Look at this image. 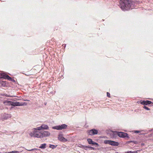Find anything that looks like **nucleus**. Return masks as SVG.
Wrapping results in <instances>:
<instances>
[{"label":"nucleus","mask_w":153,"mask_h":153,"mask_svg":"<svg viewBox=\"0 0 153 153\" xmlns=\"http://www.w3.org/2000/svg\"><path fill=\"white\" fill-rule=\"evenodd\" d=\"M57 146V145H53L50 144L49 146V147L52 149L55 148Z\"/></svg>","instance_id":"dca6fc26"},{"label":"nucleus","mask_w":153,"mask_h":153,"mask_svg":"<svg viewBox=\"0 0 153 153\" xmlns=\"http://www.w3.org/2000/svg\"><path fill=\"white\" fill-rule=\"evenodd\" d=\"M12 80H10V81H13V82H15V81L12 78Z\"/></svg>","instance_id":"cd10ccee"},{"label":"nucleus","mask_w":153,"mask_h":153,"mask_svg":"<svg viewBox=\"0 0 153 153\" xmlns=\"http://www.w3.org/2000/svg\"><path fill=\"white\" fill-rule=\"evenodd\" d=\"M5 117L4 118V119H8V118L10 117V115L9 114H5Z\"/></svg>","instance_id":"6ab92c4d"},{"label":"nucleus","mask_w":153,"mask_h":153,"mask_svg":"<svg viewBox=\"0 0 153 153\" xmlns=\"http://www.w3.org/2000/svg\"><path fill=\"white\" fill-rule=\"evenodd\" d=\"M118 132L116 131H114L113 132L112 134V136L113 137H116L117 136H118Z\"/></svg>","instance_id":"f8f14e48"},{"label":"nucleus","mask_w":153,"mask_h":153,"mask_svg":"<svg viewBox=\"0 0 153 153\" xmlns=\"http://www.w3.org/2000/svg\"><path fill=\"white\" fill-rule=\"evenodd\" d=\"M59 140L61 141H66L67 140L62 136V135L59 134L58 137Z\"/></svg>","instance_id":"9d476101"},{"label":"nucleus","mask_w":153,"mask_h":153,"mask_svg":"<svg viewBox=\"0 0 153 153\" xmlns=\"http://www.w3.org/2000/svg\"><path fill=\"white\" fill-rule=\"evenodd\" d=\"M50 135V132L47 131H42L39 132V138L49 137Z\"/></svg>","instance_id":"7ed1b4c3"},{"label":"nucleus","mask_w":153,"mask_h":153,"mask_svg":"<svg viewBox=\"0 0 153 153\" xmlns=\"http://www.w3.org/2000/svg\"><path fill=\"white\" fill-rule=\"evenodd\" d=\"M67 125L65 124H62L60 125L53 126L52 127V128L53 129L61 130L62 129H66L67 128Z\"/></svg>","instance_id":"20e7f679"},{"label":"nucleus","mask_w":153,"mask_h":153,"mask_svg":"<svg viewBox=\"0 0 153 153\" xmlns=\"http://www.w3.org/2000/svg\"><path fill=\"white\" fill-rule=\"evenodd\" d=\"M88 142V143L89 144H92V143L93 142V141L91 139H88L87 140Z\"/></svg>","instance_id":"f3484780"},{"label":"nucleus","mask_w":153,"mask_h":153,"mask_svg":"<svg viewBox=\"0 0 153 153\" xmlns=\"http://www.w3.org/2000/svg\"><path fill=\"white\" fill-rule=\"evenodd\" d=\"M128 153H132V152L131 151H128Z\"/></svg>","instance_id":"c756f323"},{"label":"nucleus","mask_w":153,"mask_h":153,"mask_svg":"<svg viewBox=\"0 0 153 153\" xmlns=\"http://www.w3.org/2000/svg\"><path fill=\"white\" fill-rule=\"evenodd\" d=\"M152 103V102L150 101L146 100L142 101L141 102V104L143 105H148Z\"/></svg>","instance_id":"9b49d317"},{"label":"nucleus","mask_w":153,"mask_h":153,"mask_svg":"<svg viewBox=\"0 0 153 153\" xmlns=\"http://www.w3.org/2000/svg\"><path fill=\"white\" fill-rule=\"evenodd\" d=\"M107 96L109 97H110V94L108 92H107Z\"/></svg>","instance_id":"a878e982"},{"label":"nucleus","mask_w":153,"mask_h":153,"mask_svg":"<svg viewBox=\"0 0 153 153\" xmlns=\"http://www.w3.org/2000/svg\"><path fill=\"white\" fill-rule=\"evenodd\" d=\"M87 132L88 134L92 136L97 134L98 133V131L96 129H93L90 130H88Z\"/></svg>","instance_id":"0eeeda50"},{"label":"nucleus","mask_w":153,"mask_h":153,"mask_svg":"<svg viewBox=\"0 0 153 153\" xmlns=\"http://www.w3.org/2000/svg\"><path fill=\"white\" fill-rule=\"evenodd\" d=\"M137 152L136 151H133L132 152V153H137Z\"/></svg>","instance_id":"c85d7f7f"},{"label":"nucleus","mask_w":153,"mask_h":153,"mask_svg":"<svg viewBox=\"0 0 153 153\" xmlns=\"http://www.w3.org/2000/svg\"><path fill=\"white\" fill-rule=\"evenodd\" d=\"M85 147L86 148H89L91 150H94L95 149V148H94V147H91V146H85Z\"/></svg>","instance_id":"aec40b11"},{"label":"nucleus","mask_w":153,"mask_h":153,"mask_svg":"<svg viewBox=\"0 0 153 153\" xmlns=\"http://www.w3.org/2000/svg\"><path fill=\"white\" fill-rule=\"evenodd\" d=\"M3 103L5 105H11L13 106H23L27 105V103L25 102H14L7 100L4 101Z\"/></svg>","instance_id":"f03ea898"},{"label":"nucleus","mask_w":153,"mask_h":153,"mask_svg":"<svg viewBox=\"0 0 153 153\" xmlns=\"http://www.w3.org/2000/svg\"><path fill=\"white\" fill-rule=\"evenodd\" d=\"M134 132L135 133H138L140 132V131H138V130H136L134 131Z\"/></svg>","instance_id":"393cba45"},{"label":"nucleus","mask_w":153,"mask_h":153,"mask_svg":"<svg viewBox=\"0 0 153 153\" xmlns=\"http://www.w3.org/2000/svg\"><path fill=\"white\" fill-rule=\"evenodd\" d=\"M0 84L2 86L5 87L6 85V81H1L0 82Z\"/></svg>","instance_id":"2eb2a0df"},{"label":"nucleus","mask_w":153,"mask_h":153,"mask_svg":"<svg viewBox=\"0 0 153 153\" xmlns=\"http://www.w3.org/2000/svg\"><path fill=\"white\" fill-rule=\"evenodd\" d=\"M6 96H7V97H15L16 96H14V95H7H7H6Z\"/></svg>","instance_id":"b1692460"},{"label":"nucleus","mask_w":153,"mask_h":153,"mask_svg":"<svg viewBox=\"0 0 153 153\" xmlns=\"http://www.w3.org/2000/svg\"><path fill=\"white\" fill-rule=\"evenodd\" d=\"M143 108H144L146 110L148 111V110H150V109L149 108L147 107L146 106H145V105L144 106Z\"/></svg>","instance_id":"4be33fe9"},{"label":"nucleus","mask_w":153,"mask_h":153,"mask_svg":"<svg viewBox=\"0 0 153 153\" xmlns=\"http://www.w3.org/2000/svg\"><path fill=\"white\" fill-rule=\"evenodd\" d=\"M4 153H11V152H5Z\"/></svg>","instance_id":"7c9ffc66"},{"label":"nucleus","mask_w":153,"mask_h":153,"mask_svg":"<svg viewBox=\"0 0 153 153\" xmlns=\"http://www.w3.org/2000/svg\"><path fill=\"white\" fill-rule=\"evenodd\" d=\"M5 74L4 73H0V78H4L5 77Z\"/></svg>","instance_id":"a211bd4d"},{"label":"nucleus","mask_w":153,"mask_h":153,"mask_svg":"<svg viewBox=\"0 0 153 153\" xmlns=\"http://www.w3.org/2000/svg\"><path fill=\"white\" fill-rule=\"evenodd\" d=\"M104 143L105 144H109L114 146H117L119 145L118 143L111 140H104Z\"/></svg>","instance_id":"423d86ee"},{"label":"nucleus","mask_w":153,"mask_h":153,"mask_svg":"<svg viewBox=\"0 0 153 153\" xmlns=\"http://www.w3.org/2000/svg\"><path fill=\"white\" fill-rule=\"evenodd\" d=\"M11 153H19V152L18 151H13L10 152Z\"/></svg>","instance_id":"5701e85b"},{"label":"nucleus","mask_w":153,"mask_h":153,"mask_svg":"<svg viewBox=\"0 0 153 153\" xmlns=\"http://www.w3.org/2000/svg\"><path fill=\"white\" fill-rule=\"evenodd\" d=\"M49 127L47 125L42 124L39 127V131L42 129H48Z\"/></svg>","instance_id":"1a4fd4ad"},{"label":"nucleus","mask_w":153,"mask_h":153,"mask_svg":"<svg viewBox=\"0 0 153 153\" xmlns=\"http://www.w3.org/2000/svg\"><path fill=\"white\" fill-rule=\"evenodd\" d=\"M134 2L131 0H121L120 2L119 6L124 11L132 9L134 5Z\"/></svg>","instance_id":"f257e3e1"},{"label":"nucleus","mask_w":153,"mask_h":153,"mask_svg":"<svg viewBox=\"0 0 153 153\" xmlns=\"http://www.w3.org/2000/svg\"><path fill=\"white\" fill-rule=\"evenodd\" d=\"M36 149H30V150H27L29 151H32L33 150H36Z\"/></svg>","instance_id":"bb28decb"},{"label":"nucleus","mask_w":153,"mask_h":153,"mask_svg":"<svg viewBox=\"0 0 153 153\" xmlns=\"http://www.w3.org/2000/svg\"><path fill=\"white\" fill-rule=\"evenodd\" d=\"M38 127L34 128L33 129L32 132L30 133L29 135L31 137H38Z\"/></svg>","instance_id":"39448f33"},{"label":"nucleus","mask_w":153,"mask_h":153,"mask_svg":"<svg viewBox=\"0 0 153 153\" xmlns=\"http://www.w3.org/2000/svg\"><path fill=\"white\" fill-rule=\"evenodd\" d=\"M128 134L126 133L120 132L118 133V136L120 137H127Z\"/></svg>","instance_id":"6e6552de"},{"label":"nucleus","mask_w":153,"mask_h":153,"mask_svg":"<svg viewBox=\"0 0 153 153\" xmlns=\"http://www.w3.org/2000/svg\"><path fill=\"white\" fill-rule=\"evenodd\" d=\"M46 143H43L42 144L41 146L39 147V148L42 149H44L46 148Z\"/></svg>","instance_id":"4468645a"},{"label":"nucleus","mask_w":153,"mask_h":153,"mask_svg":"<svg viewBox=\"0 0 153 153\" xmlns=\"http://www.w3.org/2000/svg\"><path fill=\"white\" fill-rule=\"evenodd\" d=\"M66 45H65V46H64V47H65H65H66Z\"/></svg>","instance_id":"2f4dec72"},{"label":"nucleus","mask_w":153,"mask_h":153,"mask_svg":"<svg viewBox=\"0 0 153 153\" xmlns=\"http://www.w3.org/2000/svg\"><path fill=\"white\" fill-rule=\"evenodd\" d=\"M92 144H93V145H96L97 146H99V145L97 143L95 142H93L92 143Z\"/></svg>","instance_id":"412c9836"},{"label":"nucleus","mask_w":153,"mask_h":153,"mask_svg":"<svg viewBox=\"0 0 153 153\" xmlns=\"http://www.w3.org/2000/svg\"><path fill=\"white\" fill-rule=\"evenodd\" d=\"M4 79H7L8 80L10 81L12 80V78L10 77L9 76L6 74H5V77H4Z\"/></svg>","instance_id":"ddd939ff"}]
</instances>
